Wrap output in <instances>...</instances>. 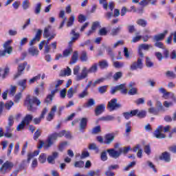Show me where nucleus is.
I'll use <instances>...</instances> for the list:
<instances>
[{"mask_svg":"<svg viewBox=\"0 0 176 176\" xmlns=\"http://www.w3.org/2000/svg\"><path fill=\"white\" fill-rule=\"evenodd\" d=\"M99 120H102V122H112L115 120V116H103L99 118Z\"/></svg>","mask_w":176,"mask_h":176,"instance_id":"30","label":"nucleus"},{"mask_svg":"<svg viewBox=\"0 0 176 176\" xmlns=\"http://www.w3.org/2000/svg\"><path fill=\"white\" fill-rule=\"evenodd\" d=\"M160 160H164V162L166 163H170V162H171V155H170V153L165 151L161 154Z\"/></svg>","mask_w":176,"mask_h":176,"instance_id":"16","label":"nucleus"},{"mask_svg":"<svg viewBox=\"0 0 176 176\" xmlns=\"http://www.w3.org/2000/svg\"><path fill=\"white\" fill-rule=\"evenodd\" d=\"M98 65L100 69H105V68H108L109 64L107 60H102L98 62Z\"/></svg>","mask_w":176,"mask_h":176,"instance_id":"29","label":"nucleus"},{"mask_svg":"<svg viewBox=\"0 0 176 176\" xmlns=\"http://www.w3.org/2000/svg\"><path fill=\"white\" fill-rule=\"evenodd\" d=\"M126 127V137H129V133L131 132V122H127L125 125Z\"/></svg>","mask_w":176,"mask_h":176,"instance_id":"38","label":"nucleus"},{"mask_svg":"<svg viewBox=\"0 0 176 176\" xmlns=\"http://www.w3.org/2000/svg\"><path fill=\"white\" fill-rule=\"evenodd\" d=\"M107 107L110 111H115V109L122 108V104L118 103V99L113 98L109 102Z\"/></svg>","mask_w":176,"mask_h":176,"instance_id":"9","label":"nucleus"},{"mask_svg":"<svg viewBox=\"0 0 176 176\" xmlns=\"http://www.w3.org/2000/svg\"><path fill=\"white\" fill-rule=\"evenodd\" d=\"M136 116H138V118H145V116H146V111H144V110H141L140 111V110H138V113H136Z\"/></svg>","mask_w":176,"mask_h":176,"instance_id":"45","label":"nucleus"},{"mask_svg":"<svg viewBox=\"0 0 176 176\" xmlns=\"http://www.w3.org/2000/svg\"><path fill=\"white\" fill-rule=\"evenodd\" d=\"M89 149L96 151V153L100 152V149H98V147H97V144L96 143L90 144L89 146Z\"/></svg>","mask_w":176,"mask_h":176,"instance_id":"40","label":"nucleus"},{"mask_svg":"<svg viewBox=\"0 0 176 176\" xmlns=\"http://www.w3.org/2000/svg\"><path fill=\"white\" fill-rule=\"evenodd\" d=\"M80 59L81 60V61H84V62L87 61L88 60L87 52H86V51H82L81 52V56L80 57Z\"/></svg>","mask_w":176,"mask_h":176,"instance_id":"43","label":"nucleus"},{"mask_svg":"<svg viewBox=\"0 0 176 176\" xmlns=\"http://www.w3.org/2000/svg\"><path fill=\"white\" fill-rule=\"evenodd\" d=\"M128 87L130 89L128 91V94H129V96H135V94H138V89L135 88V82H131L129 84Z\"/></svg>","mask_w":176,"mask_h":176,"instance_id":"13","label":"nucleus"},{"mask_svg":"<svg viewBox=\"0 0 176 176\" xmlns=\"http://www.w3.org/2000/svg\"><path fill=\"white\" fill-rule=\"evenodd\" d=\"M41 134H42V131H41L40 129H37L36 131V132L34 133V140H35V141H36V140H38V138H39V137H41Z\"/></svg>","mask_w":176,"mask_h":176,"instance_id":"57","label":"nucleus"},{"mask_svg":"<svg viewBox=\"0 0 176 176\" xmlns=\"http://www.w3.org/2000/svg\"><path fill=\"white\" fill-rule=\"evenodd\" d=\"M70 35H72V38H71V41L69 42V46H72L74 43L76 41H78V39H79V36H80V34L76 32V29H73L70 32Z\"/></svg>","mask_w":176,"mask_h":176,"instance_id":"12","label":"nucleus"},{"mask_svg":"<svg viewBox=\"0 0 176 176\" xmlns=\"http://www.w3.org/2000/svg\"><path fill=\"white\" fill-rule=\"evenodd\" d=\"M98 70L97 63L94 64L89 69L84 67L82 69L80 75L77 76V80H83V79L87 78L89 74H96Z\"/></svg>","mask_w":176,"mask_h":176,"instance_id":"3","label":"nucleus"},{"mask_svg":"<svg viewBox=\"0 0 176 176\" xmlns=\"http://www.w3.org/2000/svg\"><path fill=\"white\" fill-rule=\"evenodd\" d=\"M46 157L47 155L45 153H41L38 157V162H40V163H45L46 162Z\"/></svg>","mask_w":176,"mask_h":176,"instance_id":"47","label":"nucleus"},{"mask_svg":"<svg viewBox=\"0 0 176 176\" xmlns=\"http://www.w3.org/2000/svg\"><path fill=\"white\" fill-rule=\"evenodd\" d=\"M87 127V118H83L80 121V131H85Z\"/></svg>","mask_w":176,"mask_h":176,"instance_id":"21","label":"nucleus"},{"mask_svg":"<svg viewBox=\"0 0 176 176\" xmlns=\"http://www.w3.org/2000/svg\"><path fill=\"white\" fill-rule=\"evenodd\" d=\"M116 89L118 91L120 90L121 93L122 94H127L128 91L127 89L126 88V84H121L120 85L116 86Z\"/></svg>","mask_w":176,"mask_h":176,"instance_id":"26","label":"nucleus"},{"mask_svg":"<svg viewBox=\"0 0 176 176\" xmlns=\"http://www.w3.org/2000/svg\"><path fill=\"white\" fill-rule=\"evenodd\" d=\"M24 127H25V124L24 122L21 121V122L16 126V131H21V130L24 129Z\"/></svg>","mask_w":176,"mask_h":176,"instance_id":"60","label":"nucleus"},{"mask_svg":"<svg viewBox=\"0 0 176 176\" xmlns=\"http://www.w3.org/2000/svg\"><path fill=\"white\" fill-rule=\"evenodd\" d=\"M16 86L11 85L10 91L9 93L11 97H13L14 94H16Z\"/></svg>","mask_w":176,"mask_h":176,"instance_id":"63","label":"nucleus"},{"mask_svg":"<svg viewBox=\"0 0 176 176\" xmlns=\"http://www.w3.org/2000/svg\"><path fill=\"white\" fill-rule=\"evenodd\" d=\"M42 36V30L38 29L36 33L35 36L30 41V46H33L35 45L36 42H39L41 41V37Z\"/></svg>","mask_w":176,"mask_h":176,"instance_id":"11","label":"nucleus"},{"mask_svg":"<svg viewBox=\"0 0 176 176\" xmlns=\"http://www.w3.org/2000/svg\"><path fill=\"white\" fill-rule=\"evenodd\" d=\"M22 6H23L24 10H27V9H28V8H30V1H28V0L23 1V2L22 3Z\"/></svg>","mask_w":176,"mask_h":176,"instance_id":"58","label":"nucleus"},{"mask_svg":"<svg viewBox=\"0 0 176 176\" xmlns=\"http://www.w3.org/2000/svg\"><path fill=\"white\" fill-rule=\"evenodd\" d=\"M21 97H22L21 92L16 94L14 98V102H20V100L21 99Z\"/></svg>","mask_w":176,"mask_h":176,"instance_id":"54","label":"nucleus"},{"mask_svg":"<svg viewBox=\"0 0 176 176\" xmlns=\"http://www.w3.org/2000/svg\"><path fill=\"white\" fill-rule=\"evenodd\" d=\"M28 53L30 56H38L39 54V50L36 47H31L28 50Z\"/></svg>","mask_w":176,"mask_h":176,"instance_id":"25","label":"nucleus"},{"mask_svg":"<svg viewBox=\"0 0 176 176\" xmlns=\"http://www.w3.org/2000/svg\"><path fill=\"white\" fill-rule=\"evenodd\" d=\"M113 140H115V136L112 133L107 134L104 136V143L107 145H109L110 144H112L113 142Z\"/></svg>","mask_w":176,"mask_h":176,"instance_id":"18","label":"nucleus"},{"mask_svg":"<svg viewBox=\"0 0 176 176\" xmlns=\"http://www.w3.org/2000/svg\"><path fill=\"white\" fill-rule=\"evenodd\" d=\"M113 65L115 68H123L124 67V63L116 61L113 63Z\"/></svg>","mask_w":176,"mask_h":176,"instance_id":"50","label":"nucleus"},{"mask_svg":"<svg viewBox=\"0 0 176 176\" xmlns=\"http://www.w3.org/2000/svg\"><path fill=\"white\" fill-rule=\"evenodd\" d=\"M56 111H57V106L56 105L53 106L47 117V120L48 122H51V120H53V118H54V113H56Z\"/></svg>","mask_w":176,"mask_h":176,"instance_id":"19","label":"nucleus"},{"mask_svg":"<svg viewBox=\"0 0 176 176\" xmlns=\"http://www.w3.org/2000/svg\"><path fill=\"white\" fill-rule=\"evenodd\" d=\"M138 113V109L132 110L130 112H126L123 113L124 118L125 119L129 120L130 118H133V116H137V113Z\"/></svg>","mask_w":176,"mask_h":176,"instance_id":"20","label":"nucleus"},{"mask_svg":"<svg viewBox=\"0 0 176 176\" xmlns=\"http://www.w3.org/2000/svg\"><path fill=\"white\" fill-rule=\"evenodd\" d=\"M10 43H12V40H8L3 44L4 50L0 52V57L6 56V53L12 54L13 48L10 46Z\"/></svg>","mask_w":176,"mask_h":176,"instance_id":"6","label":"nucleus"},{"mask_svg":"<svg viewBox=\"0 0 176 176\" xmlns=\"http://www.w3.org/2000/svg\"><path fill=\"white\" fill-rule=\"evenodd\" d=\"M27 65H28L27 62H23V63L18 65L17 72L14 76V79H17V78H19V76H21V75L24 74V71H25V67H27Z\"/></svg>","mask_w":176,"mask_h":176,"instance_id":"8","label":"nucleus"},{"mask_svg":"<svg viewBox=\"0 0 176 176\" xmlns=\"http://www.w3.org/2000/svg\"><path fill=\"white\" fill-rule=\"evenodd\" d=\"M129 151H131V147L127 146L120 148V153L122 155V153H127Z\"/></svg>","mask_w":176,"mask_h":176,"instance_id":"53","label":"nucleus"},{"mask_svg":"<svg viewBox=\"0 0 176 176\" xmlns=\"http://www.w3.org/2000/svg\"><path fill=\"white\" fill-rule=\"evenodd\" d=\"M65 133V130H62L58 133L55 132L49 135L45 142H43V140L39 141L38 148L42 149V147L43 146L44 149H49L52 145H54V142L57 141V138L64 137Z\"/></svg>","mask_w":176,"mask_h":176,"instance_id":"1","label":"nucleus"},{"mask_svg":"<svg viewBox=\"0 0 176 176\" xmlns=\"http://www.w3.org/2000/svg\"><path fill=\"white\" fill-rule=\"evenodd\" d=\"M52 30V25H49L44 28L43 36L45 38H49L50 36V30Z\"/></svg>","mask_w":176,"mask_h":176,"instance_id":"32","label":"nucleus"},{"mask_svg":"<svg viewBox=\"0 0 176 176\" xmlns=\"http://www.w3.org/2000/svg\"><path fill=\"white\" fill-rule=\"evenodd\" d=\"M58 157V152H54L51 155H49L47 158V161L49 163V164H55L56 163V159Z\"/></svg>","mask_w":176,"mask_h":176,"instance_id":"15","label":"nucleus"},{"mask_svg":"<svg viewBox=\"0 0 176 176\" xmlns=\"http://www.w3.org/2000/svg\"><path fill=\"white\" fill-rule=\"evenodd\" d=\"M153 46L151 44H140L138 47V54L141 58H144V52L142 50H149V49H152Z\"/></svg>","mask_w":176,"mask_h":176,"instance_id":"10","label":"nucleus"},{"mask_svg":"<svg viewBox=\"0 0 176 176\" xmlns=\"http://www.w3.org/2000/svg\"><path fill=\"white\" fill-rule=\"evenodd\" d=\"M154 46H155V47H158L159 49H165L164 45L160 41H156Z\"/></svg>","mask_w":176,"mask_h":176,"instance_id":"59","label":"nucleus"},{"mask_svg":"<svg viewBox=\"0 0 176 176\" xmlns=\"http://www.w3.org/2000/svg\"><path fill=\"white\" fill-rule=\"evenodd\" d=\"M13 167H14V164L13 162L10 161H6L2 164L1 167V174H3V175H5V174H8V173H9L12 168H13Z\"/></svg>","mask_w":176,"mask_h":176,"instance_id":"5","label":"nucleus"},{"mask_svg":"<svg viewBox=\"0 0 176 176\" xmlns=\"http://www.w3.org/2000/svg\"><path fill=\"white\" fill-rule=\"evenodd\" d=\"M94 105H96V100L93 98H90L83 107L84 108H90V107H93Z\"/></svg>","mask_w":176,"mask_h":176,"instance_id":"33","label":"nucleus"},{"mask_svg":"<svg viewBox=\"0 0 176 176\" xmlns=\"http://www.w3.org/2000/svg\"><path fill=\"white\" fill-rule=\"evenodd\" d=\"M33 118L34 117L32 116V115L28 114L25 116L22 122H23V123L25 124H30V123H31V122L32 121Z\"/></svg>","mask_w":176,"mask_h":176,"instance_id":"31","label":"nucleus"},{"mask_svg":"<svg viewBox=\"0 0 176 176\" xmlns=\"http://www.w3.org/2000/svg\"><path fill=\"white\" fill-rule=\"evenodd\" d=\"M107 152L109 155V156H111V157H113V159H118V157H119V156H120V150H119V151H116L115 149L113 148H111L107 150Z\"/></svg>","mask_w":176,"mask_h":176,"instance_id":"17","label":"nucleus"},{"mask_svg":"<svg viewBox=\"0 0 176 176\" xmlns=\"http://www.w3.org/2000/svg\"><path fill=\"white\" fill-rule=\"evenodd\" d=\"M56 94V91L53 90L51 91V94L47 95V98L45 100V102L46 104H50L52 101H53V97Z\"/></svg>","mask_w":176,"mask_h":176,"instance_id":"27","label":"nucleus"},{"mask_svg":"<svg viewBox=\"0 0 176 176\" xmlns=\"http://www.w3.org/2000/svg\"><path fill=\"white\" fill-rule=\"evenodd\" d=\"M41 100L36 97H31L27 95L25 100L24 105L30 112H35L38 109V107H41Z\"/></svg>","mask_w":176,"mask_h":176,"instance_id":"2","label":"nucleus"},{"mask_svg":"<svg viewBox=\"0 0 176 176\" xmlns=\"http://www.w3.org/2000/svg\"><path fill=\"white\" fill-rule=\"evenodd\" d=\"M170 129H171V126H170V125H167L166 126L160 125L154 132V135L155 138H158V139L164 138L166 137V135L163 133V132L168 133V131H170Z\"/></svg>","mask_w":176,"mask_h":176,"instance_id":"4","label":"nucleus"},{"mask_svg":"<svg viewBox=\"0 0 176 176\" xmlns=\"http://www.w3.org/2000/svg\"><path fill=\"white\" fill-rule=\"evenodd\" d=\"M155 106L157 108L158 111H164V107H163V104H162L160 101H157L155 103Z\"/></svg>","mask_w":176,"mask_h":176,"instance_id":"52","label":"nucleus"},{"mask_svg":"<svg viewBox=\"0 0 176 176\" xmlns=\"http://www.w3.org/2000/svg\"><path fill=\"white\" fill-rule=\"evenodd\" d=\"M123 73H122V72H116L114 75H113V79L114 80H118V79H120V78L122 76Z\"/></svg>","mask_w":176,"mask_h":176,"instance_id":"55","label":"nucleus"},{"mask_svg":"<svg viewBox=\"0 0 176 176\" xmlns=\"http://www.w3.org/2000/svg\"><path fill=\"white\" fill-rule=\"evenodd\" d=\"M85 166V162L83 161H77L74 163V167L78 168H82Z\"/></svg>","mask_w":176,"mask_h":176,"instance_id":"46","label":"nucleus"},{"mask_svg":"<svg viewBox=\"0 0 176 176\" xmlns=\"http://www.w3.org/2000/svg\"><path fill=\"white\" fill-rule=\"evenodd\" d=\"M79 71H80V65H76L73 69V74L76 76V80L77 82H79L82 80H78V76H80V74H79Z\"/></svg>","mask_w":176,"mask_h":176,"instance_id":"24","label":"nucleus"},{"mask_svg":"<svg viewBox=\"0 0 176 176\" xmlns=\"http://www.w3.org/2000/svg\"><path fill=\"white\" fill-rule=\"evenodd\" d=\"M137 24L138 25H141L142 27H146V21L144 19H139L137 21Z\"/></svg>","mask_w":176,"mask_h":176,"instance_id":"61","label":"nucleus"},{"mask_svg":"<svg viewBox=\"0 0 176 176\" xmlns=\"http://www.w3.org/2000/svg\"><path fill=\"white\" fill-rule=\"evenodd\" d=\"M146 66L148 68H151V67H153V63L152 60H151V58L149 57H146Z\"/></svg>","mask_w":176,"mask_h":176,"instance_id":"49","label":"nucleus"},{"mask_svg":"<svg viewBox=\"0 0 176 176\" xmlns=\"http://www.w3.org/2000/svg\"><path fill=\"white\" fill-rule=\"evenodd\" d=\"M144 68V63H142V58L140 56L136 62H133L130 66L131 71H135L137 69H142Z\"/></svg>","mask_w":176,"mask_h":176,"instance_id":"7","label":"nucleus"},{"mask_svg":"<svg viewBox=\"0 0 176 176\" xmlns=\"http://www.w3.org/2000/svg\"><path fill=\"white\" fill-rule=\"evenodd\" d=\"M144 152L148 155H151V146L146 145L144 146Z\"/></svg>","mask_w":176,"mask_h":176,"instance_id":"64","label":"nucleus"},{"mask_svg":"<svg viewBox=\"0 0 176 176\" xmlns=\"http://www.w3.org/2000/svg\"><path fill=\"white\" fill-rule=\"evenodd\" d=\"M74 94H76V92H75V91L74 90V88L70 87L67 91L68 98H72Z\"/></svg>","mask_w":176,"mask_h":176,"instance_id":"42","label":"nucleus"},{"mask_svg":"<svg viewBox=\"0 0 176 176\" xmlns=\"http://www.w3.org/2000/svg\"><path fill=\"white\" fill-rule=\"evenodd\" d=\"M98 133H101V126H97L93 128L91 131L92 134H98Z\"/></svg>","mask_w":176,"mask_h":176,"instance_id":"51","label":"nucleus"},{"mask_svg":"<svg viewBox=\"0 0 176 176\" xmlns=\"http://www.w3.org/2000/svg\"><path fill=\"white\" fill-rule=\"evenodd\" d=\"M166 76H168L169 78H172L173 79H175V78H176L175 73H174V72H171V71H167L166 72Z\"/></svg>","mask_w":176,"mask_h":176,"instance_id":"56","label":"nucleus"},{"mask_svg":"<svg viewBox=\"0 0 176 176\" xmlns=\"http://www.w3.org/2000/svg\"><path fill=\"white\" fill-rule=\"evenodd\" d=\"M72 73V70L69 67H67L66 69L61 70L60 73V76H69Z\"/></svg>","mask_w":176,"mask_h":176,"instance_id":"23","label":"nucleus"},{"mask_svg":"<svg viewBox=\"0 0 176 176\" xmlns=\"http://www.w3.org/2000/svg\"><path fill=\"white\" fill-rule=\"evenodd\" d=\"M17 85L18 86L22 88V91H24V90L27 89V79L25 78V79L20 80L18 82Z\"/></svg>","mask_w":176,"mask_h":176,"instance_id":"28","label":"nucleus"},{"mask_svg":"<svg viewBox=\"0 0 176 176\" xmlns=\"http://www.w3.org/2000/svg\"><path fill=\"white\" fill-rule=\"evenodd\" d=\"M39 79H41V74H38L33 77L32 78H31L29 80V85H32V83H35V82H36L37 80H39Z\"/></svg>","mask_w":176,"mask_h":176,"instance_id":"48","label":"nucleus"},{"mask_svg":"<svg viewBox=\"0 0 176 176\" xmlns=\"http://www.w3.org/2000/svg\"><path fill=\"white\" fill-rule=\"evenodd\" d=\"M105 110V104H100L95 109V115L98 116Z\"/></svg>","mask_w":176,"mask_h":176,"instance_id":"22","label":"nucleus"},{"mask_svg":"<svg viewBox=\"0 0 176 176\" xmlns=\"http://www.w3.org/2000/svg\"><path fill=\"white\" fill-rule=\"evenodd\" d=\"M98 34L101 36H104L105 35H107V34H108V32L107 31V29L105 28H102V29H100L99 30V33Z\"/></svg>","mask_w":176,"mask_h":176,"instance_id":"62","label":"nucleus"},{"mask_svg":"<svg viewBox=\"0 0 176 176\" xmlns=\"http://www.w3.org/2000/svg\"><path fill=\"white\" fill-rule=\"evenodd\" d=\"M72 45H69V49H66L63 51V57H68V56H69V54H71V53H72L73 50H72Z\"/></svg>","mask_w":176,"mask_h":176,"instance_id":"37","label":"nucleus"},{"mask_svg":"<svg viewBox=\"0 0 176 176\" xmlns=\"http://www.w3.org/2000/svg\"><path fill=\"white\" fill-rule=\"evenodd\" d=\"M79 58V54H78V51L74 52L73 56H72V60L69 64L73 65L78 61V58Z\"/></svg>","mask_w":176,"mask_h":176,"instance_id":"34","label":"nucleus"},{"mask_svg":"<svg viewBox=\"0 0 176 176\" xmlns=\"http://www.w3.org/2000/svg\"><path fill=\"white\" fill-rule=\"evenodd\" d=\"M89 96V91H87V88H85L81 93L78 94V98H85Z\"/></svg>","mask_w":176,"mask_h":176,"instance_id":"36","label":"nucleus"},{"mask_svg":"<svg viewBox=\"0 0 176 176\" xmlns=\"http://www.w3.org/2000/svg\"><path fill=\"white\" fill-rule=\"evenodd\" d=\"M42 8V4L41 3H38L36 5L35 9H34V13L35 14H41V9Z\"/></svg>","mask_w":176,"mask_h":176,"instance_id":"44","label":"nucleus"},{"mask_svg":"<svg viewBox=\"0 0 176 176\" xmlns=\"http://www.w3.org/2000/svg\"><path fill=\"white\" fill-rule=\"evenodd\" d=\"M101 173V170H89L88 172V176H100V173Z\"/></svg>","mask_w":176,"mask_h":176,"instance_id":"39","label":"nucleus"},{"mask_svg":"<svg viewBox=\"0 0 176 176\" xmlns=\"http://www.w3.org/2000/svg\"><path fill=\"white\" fill-rule=\"evenodd\" d=\"M74 21H75V16H72L69 18V21L67 23L66 27L69 28L74 25Z\"/></svg>","mask_w":176,"mask_h":176,"instance_id":"41","label":"nucleus"},{"mask_svg":"<svg viewBox=\"0 0 176 176\" xmlns=\"http://www.w3.org/2000/svg\"><path fill=\"white\" fill-rule=\"evenodd\" d=\"M167 34H168V30H166L163 33L155 35L153 41H155V42H160V41H163L164 38H166V35H167Z\"/></svg>","mask_w":176,"mask_h":176,"instance_id":"14","label":"nucleus"},{"mask_svg":"<svg viewBox=\"0 0 176 176\" xmlns=\"http://www.w3.org/2000/svg\"><path fill=\"white\" fill-rule=\"evenodd\" d=\"M120 30H122V25H119L118 28H113L111 32V35H113V36H116L118 33L120 32Z\"/></svg>","mask_w":176,"mask_h":176,"instance_id":"35","label":"nucleus"}]
</instances>
